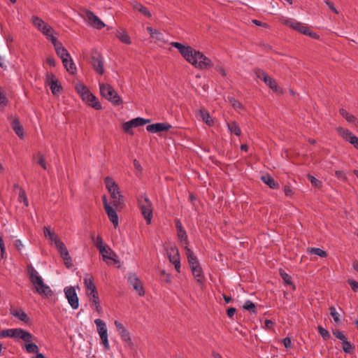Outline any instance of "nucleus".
Listing matches in <instances>:
<instances>
[{
	"instance_id": "f257e3e1",
	"label": "nucleus",
	"mask_w": 358,
	"mask_h": 358,
	"mask_svg": "<svg viewBox=\"0 0 358 358\" xmlns=\"http://www.w3.org/2000/svg\"><path fill=\"white\" fill-rule=\"evenodd\" d=\"M171 45L178 49L183 58L196 69L206 70L213 66L210 59L189 45H185L179 42H171Z\"/></svg>"
},
{
	"instance_id": "f03ea898",
	"label": "nucleus",
	"mask_w": 358,
	"mask_h": 358,
	"mask_svg": "<svg viewBox=\"0 0 358 358\" xmlns=\"http://www.w3.org/2000/svg\"><path fill=\"white\" fill-rule=\"evenodd\" d=\"M27 274L31 284L34 287L35 292L46 296L53 295L52 290L44 282L43 279L39 275L38 272L31 264L27 266Z\"/></svg>"
},
{
	"instance_id": "7ed1b4c3",
	"label": "nucleus",
	"mask_w": 358,
	"mask_h": 358,
	"mask_svg": "<svg viewBox=\"0 0 358 358\" xmlns=\"http://www.w3.org/2000/svg\"><path fill=\"white\" fill-rule=\"evenodd\" d=\"M138 205L146 223L150 224L152 219V204L145 194L138 197Z\"/></svg>"
},
{
	"instance_id": "20e7f679",
	"label": "nucleus",
	"mask_w": 358,
	"mask_h": 358,
	"mask_svg": "<svg viewBox=\"0 0 358 358\" xmlns=\"http://www.w3.org/2000/svg\"><path fill=\"white\" fill-rule=\"evenodd\" d=\"M100 93L103 97L113 104L118 106L122 103L120 97L112 86L107 83H99Z\"/></svg>"
},
{
	"instance_id": "39448f33",
	"label": "nucleus",
	"mask_w": 358,
	"mask_h": 358,
	"mask_svg": "<svg viewBox=\"0 0 358 358\" xmlns=\"http://www.w3.org/2000/svg\"><path fill=\"white\" fill-rule=\"evenodd\" d=\"M64 292L71 307L73 310L78 309L79 307V299L75 287L73 286H67L64 289Z\"/></svg>"
},
{
	"instance_id": "423d86ee",
	"label": "nucleus",
	"mask_w": 358,
	"mask_h": 358,
	"mask_svg": "<svg viewBox=\"0 0 358 358\" xmlns=\"http://www.w3.org/2000/svg\"><path fill=\"white\" fill-rule=\"evenodd\" d=\"M94 324L96 326L97 331L102 341L103 345H104L106 349H108L109 342L108 339V330L105 322H103L101 319H96L94 320Z\"/></svg>"
},
{
	"instance_id": "0eeeda50",
	"label": "nucleus",
	"mask_w": 358,
	"mask_h": 358,
	"mask_svg": "<svg viewBox=\"0 0 358 358\" xmlns=\"http://www.w3.org/2000/svg\"><path fill=\"white\" fill-rule=\"evenodd\" d=\"M167 255L169 261L174 265L177 272H180V255L177 248L175 245H172L167 249Z\"/></svg>"
},
{
	"instance_id": "6e6552de",
	"label": "nucleus",
	"mask_w": 358,
	"mask_h": 358,
	"mask_svg": "<svg viewBox=\"0 0 358 358\" xmlns=\"http://www.w3.org/2000/svg\"><path fill=\"white\" fill-rule=\"evenodd\" d=\"M57 250L60 254V256L64 260V263L65 266L68 268H71L73 267V263L71 257L69 255V251L65 246L64 243L63 242H57Z\"/></svg>"
},
{
	"instance_id": "1a4fd4ad",
	"label": "nucleus",
	"mask_w": 358,
	"mask_h": 358,
	"mask_svg": "<svg viewBox=\"0 0 358 358\" xmlns=\"http://www.w3.org/2000/svg\"><path fill=\"white\" fill-rule=\"evenodd\" d=\"M338 133L343 139L352 144L358 150V137L354 135L350 130L343 127L337 128Z\"/></svg>"
},
{
	"instance_id": "9d476101",
	"label": "nucleus",
	"mask_w": 358,
	"mask_h": 358,
	"mask_svg": "<svg viewBox=\"0 0 358 358\" xmlns=\"http://www.w3.org/2000/svg\"><path fill=\"white\" fill-rule=\"evenodd\" d=\"M12 338H20L24 342L33 341L34 340V336L30 332L20 328L12 329Z\"/></svg>"
},
{
	"instance_id": "9b49d317",
	"label": "nucleus",
	"mask_w": 358,
	"mask_h": 358,
	"mask_svg": "<svg viewBox=\"0 0 358 358\" xmlns=\"http://www.w3.org/2000/svg\"><path fill=\"white\" fill-rule=\"evenodd\" d=\"M128 281L139 296H143L145 294L143 285L136 273H129L128 275Z\"/></svg>"
},
{
	"instance_id": "f8f14e48",
	"label": "nucleus",
	"mask_w": 358,
	"mask_h": 358,
	"mask_svg": "<svg viewBox=\"0 0 358 358\" xmlns=\"http://www.w3.org/2000/svg\"><path fill=\"white\" fill-rule=\"evenodd\" d=\"M91 64L92 66L94 67L95 71L102 75L104 72V68H103V57L99 53L93 54L92 56V61Z\"/></svg>"
},
{
	"instance_id": "ddd939ff",
	"label": "nucleus",
	"mask_w": 358,
	"mask_h": 358,
	"mask_svg": "<svg viewBox=\"0 0 358 358\" xmlns=\"http://www.w3.org/2000/svg\"><path fill=\"white\" fill-rule=\"evenodd\" d=\"M171 125L168 123L159 122L149 124L146 127V130L152 134H157L161 131H168Z\"/></svg>"
},
{
	"instance_id": "4468645a",
	"label": "nucleus",
	"mask_w": 358,
	"mask_h": 358,
	"mask_svg": "<svg viewBox=\"0 0 358 358\" xmlns=\"http://www.w3.org/2000/svg\"><path fill=\"white\" fill-rule=\"evenodd\" d=\"M113 199V203L116 208H122L124 204L123 196L121 194L119 187L108 190Z\"/></svg>"
},
{
	"instance_id": "2eb2a0df",
	"label": "nucleus",
	"mask_w": 358,
	"mask_h": 358,
	"mask_svg": "<svg viewBox=\"0 0 358 358\" xmlns=\"http://www.w3.org/2000/svg\"><path fill=\"white\" fill-rule=\"evenodd\" d=\"M100 254L101 255L103 259L104 262H107L108 260H112L114 262H117L116 254L111 250V248L108 245H105V247H103L99 250Z\"/></svg>"
},
{
	"instance_id": "dca6fc26",
	"label": "nucleus",
	"mask_w": 358,
	"mask_h": 358,
	"mask_svg": "<svg viewBox=\"0 0 358 358\" xmlns=\"http://www.w3.org/2000/svg\"><path fill=\"white\" fill-rule=\"evenodd\" d=\"M8 119L10 120V126L20 138H24L23 127L21 125L19 120L17 117H13L12 115L8 116Z\"/></svg>"
},
{
	"instance_id": "f3484780",
	"label": "nucleus",
	"mask_w": 358,
	"mask_h": 358,
	"mask_svg": "<svg viewBox=\"0 0 358 358\" xmlns=\"http://www.w3.org/2000/svg\"><path fill=\"white\" fill-rule=\"evenodd\" d=\"M105 210L115 228L119 224V218L115 210L110 204L105 205Z\"/></svg>"
},
{
	"instance_id": "a211bd4d",
	"label": "nucleus",
	"mask_w": 358,
	"mask_h": 358,
	"mask_svg": "<svg viewBox=\"0 0 358 358\" xmlns=\"http://www.w3.org/2000/svg\"><path fill=\"white\" fill-rule=\"evenodd\" d=\"M84 284L87 289V294L90 295L97 292L96 286L94 283V278L92 275L87 274L84 277Z\"/></svg>"
},
{
	"instance_id": "6ab92c4d",
	"label": "nucleus",
	"mask_w": 358,
	"mask_h": 358,
	"mask_svg": "<svg viewBox=\"0 0 358 358\" xmlns=\"http://www.w3.org/2000/svg\"><path fill=\"white\" fill-rule=\"evenodd\" d=\"M86 16L94 27L101 29L105 27V24L94 13L87 11Z\"/></svg>"
},
{
	"instance_id": "aec40b11",
	"label": "nucleus",
	"mask_w": 358,
	"mask_h": 358,
	"mask_svg": "<svg viewBox=\"0 0 358 358\" xmlns=\"http://www.w3.org/2000/svg\"><path fill=\"white\" fill-rule=\"evenodd\" d=\"M83 100L96 110H101L102 108L98 99L91 92L85 95V97Z\"/></svg>"
},
{
	"instance_id": "412c9836",
	"label": "nucleus",
	"mask_w": 358,
	"mask_h": 358,
	"mask_svg": "<svg viewBox=\"0 0 358 358\" xmlns=\"http://www.w3.org/2000/svg\"><path fill=\"white\" fill-rule=\"evenodd\" d=\"M49 78V76H48ZM50 80L49 81V86L51 90L52 93L54 95L58 94L62 90V85L59 83L58 80L55 78V75L51 74L50 76Z\"/></svg>"
},
{
	"instance_id": "4be33fe9",
	"label": "nucleus",
	"mask_w": 358,
	"mask_h": 358,
	"mask_svg": "<svg viewBox=\"0 0 358 358\" xmlns=\"http://www.w3.org/2000/svg\"><path fill=\"white\" fill-rule=\"evenodd\" d=\"M146 29L153 39L161 42L165 41L164 34L160 31L153 29L151 27H148Z\"/></svg>"
},
{
	"instance_id": "5701e85b",
	"label": "nucleus",
	"mask_w": 358,
	"mask_h": 358,
	"mask_svg": "<svg viewBox=\"0 0 358 358\" xmlns=\"http://www.w3.org/2000/svg\"><path fill=\"white\" fill-rule=\"evenodd\" d=\"M44 236L47 239L50 241L54 242L55 247L57 248V243L62 242L59 239L57 238L56 234L51 231L48 227H43Z\"/></svg>"
},
{
	"instance_id": "b1692460",
	"label": "nucleus",
	"mask_w": 358,
	"mask_h": 358,
	"mask_svg": "<svg viewBox=\"0 0 358 358\" xmlns=\"http://www.w3.org/2000/svg\"><path fill=\"white\" fill-rule=\"evenodd\" d=\"M279 272H280V275L285 285L287 286H289V289L291 290H293V291L295 290L296 287L292 283L291 276L289 274H287V273H285V271H283L282 269H280Z\"/></svg>"
},
{
	"instance_id": "393cba45",
	"label": "nucleus",
	"mask_w": 358,
	"mask_h": 358,
	"mask_svg": "<svg viewBox=\"0 0 358 358\" xmlns=\"http://www.w3.org/2000/svg\"><path fill=\"white\" fill-rule=\"evenodd\" d=\"M63 65L68 72L71 74H74L76 71V67L73 62L71 56L69 58H66L62 60Z\"/></svg>"
},
{
	"instance_id": "a878e982",
	"label": "nucleus",
	"mask_w": 358,
	"mask_h": 358,
	"mask_svg": "<svg viewBox=\"0 0 358 358\" xmlns=\"http://www.w3.org/2000/svg\"><path fill=\"white\" fill-rule=\"evenodd\" d=\"M199 115L202 120L208 125L210 126L213 124V120L211 118L209 113L205 109H200L199 110Z\"/></svg>"
},
{
	"instance_id": "bb28decb",
	"label": "nucleus",
	"mask_w": 358,
	"mask_h": 358,
	"mask_svg": "<svg viewBox=\"0 0 358 358\" xmlns=\"http://www.w3.org/2000/svg\"><path fill=\"white\" fill-rule=\"evenodd\" d=\"M75 87L77 92L82 97V99H83L85 97V95L89 94L90 92L88 88L81 83H77Z\"/></svg>"
},
{
	"instance_id": "cd10ccee",
	"label": "nucleus",
	"mask_w": 358,
	"mask_h": 358,
	"mask_svg": "<svg viewBox=\"0 0 358 358\" xmlns=\"http://www.w3.org/2000/svg\"><path fill=\"white\" fill-rule=\"evenodd\" d=\"M11 314L14 317H17L20 320L24 322H28L29 320L27 313L22 310H14L13 311H12Z\"/></svg>"
},
{
	"instance_id": "c85d7f7f",
	"label": "nucleus",
	"mask_w": 358,
	"mask_h": 358,
	"mask_svg": "<svg viewBox=\"0 0 358 358\" xmlns=\"http://www.w3.org/2000/svg\"><path fill=\"white\" fill-rule=\"evenodd\" d=\"M227 128L231 133L234 134L237 136L241 134V130L236 122H228Z\"/></svg>"
},
{
	"instance_id": "c756f323",
	"label": "nucleus",
	"mask_w": 358,
	"mask_h": 358,
	"mask_svg": "<svg viewBox=\"0 0 358 358\" xmlns=\"http://www.w3.org/2000/svg\"><path fill=\"white\" fill-rule=\"evenodd\" d=\"M340 114L349 122L357 124V118L352 114H350L345 109L340 110Z\"/></svg>"
},
{
	"instance_id": "7c9ffc66",
	"label": "nucleus",
	"mask_w": 358,
	"mask_h": 358,
	"mask_svg": "<svg viewBox=\"0 0 358 358\" xmlns=\"http://www.w3.org/2000/svg\"><path fill=\"white\" fill-rule=\"evenodd\" d=\"M192 272L196 280L198 282L201 283L203 279V274L201 267H197L196 268L194 267V268L192 270Z\"/></svg>"
},
{
	"instance_id": "2f4dec72",
	"label": "nucleus",
	"mask_w": 358,
	"mask_h": 358,
	"mask_svg": "<svg viewBox=\"0 0 358 358\" xmlns=\"http://www.w3.org/2000/svg\"><path fill=\"white\" fill-rule=\"evenodd\" d=\"M24 348L28 353H38V347L32 341L25 342Z\"/></svg>"
},
{
	"instance_id": "473e14b6",
	"label": "nucleus",
	"mask_w": 358,
	"mask_h": 358,
	"mask_svg": "<svg viewBox=\"0 0 358 358\" xmlns=\"http://www.w3.org/2000/svg\"><path fill=\"white\" fill-rule=\"evenodd\" d=\"M280 20L283 24H285V25L292 28L294 30L296 29V26L298 25V23H299V22L294 19L287 18V17H282Z\"/></svg>"
},
{
	"instance_id": "72a5a7b5",
	"label": "nucleus",
	"mask_w": 358,
	"mask_h": 358,
	"mask_svg": "<svg viewBox=\"0 0 358 358\" xmlns=\"http://www.w3.org/2000/svg\"><path fill=\"white\" fill-rule=\"evenodd\" d=\"M177 236L180 241V243L185 246L188 245V238L185 229L181 231H177Z\"/></svg>"
},
{
	"instance_id": "f704fd0d",
	"label": "nucleus",
	"mask_w": 358,
	"mask_h": 358,
	"mask_svg": "<svg viewBox=\"0 0 358 358\" xmlns=\"http://www.w3.org/2000/svg\"><path fill=\"white\" fill-rule=\"evenodd\" d=\"M32 23L34 25L41 31L43 27L47 24L41 18L37 16H33L31 18Z\"/></svg>"
},
{
	"instance_id": "c9c22d12",
	"label": "nucleus",
	"mask_w": 358,
	"mask_h": 358,
	"mask_svg": "<svg viewBox=\"0 0 358 358\" xmlns=\"http://www.w3.org/2000/svg\"><path fill=\"white\" fill-rule=\"evenodd\" d=\"M116 36L124 43L130 44L131 43L130 37L126 31H117Z\"/></svg>"
},
{
	"instance_id": "e433bc0d",
	"label": "nucleus",
	"mask_w": 358,
	"mask_h": 358,
	"mask_svg": "<svg viewBox=\"0 0 358 358\" xmlns=\"http://www.w3.org/2000/svg\"><path fill=\"white\" fill-rule=\"evenodd\" d=\"M134 8L136 10H138V12H140L141 13H142L143 15H144L146 17H150L151 16L150 12L147 9V8H145V6L141 5V3H135L134 5Z\"/></svg>"
},
{
	"instance_id": "4c0bfd02",
	"label": "nucleus",
	"mask_w": 358,
	"mask_h": 358,
	"mask_svg": "<svg viewBox=\"0 0 358 358\" xmlns=\"http://www.w3.org/2000/svg\"><path fill=\"white\" fill-rule=\"evenodd\" d=\"M295 30L305 35L312 36V33L310 31L308 27L301 22H299Z\"/></svg>"
},
{
	"instance_id": "58836bf2",
	"label": "nucleus",
	"mask_w": 358,
	"mask_h": 358,
	"mask_svg": "<svg viewBox=\"0 0 358 358\" xmlns=\"http://www.w3.org/2000/svg\"><path fill=\"white\" fill-rule=\"evenodd\" d=\"M186 255L187 257L189 265L198 261L196 257L194 255L193 252L187 247L185 246Z\"/></svg>"
},
{
	"instance_id": "ea45409f",
	"label": "nucleus",
	"mask_w": 358,
	"mask_h": 358,
	"mask_svg": "<svg viewBox=\"0 0 358 358\" xmlns=\"http://www.w3.org/2000/svg\"><path fill=\"white\" fill-rule=\"evenodd\" d=\"M105 184L106 189L108 190H111L112 189H115L118 187L115 180L110 177H106L105 178Z\"/></svg>"
},
{
	"instance_id": "a19ab883",
	"label": "nucleus",
	"mask_w": 358,
	"mask_h": 358,
	"mask_svg": "<svg viewBox=\"0 0 358 358\" xmlns=\"http://www.w3.org/2000/svg\"><path fill=\"white\" fill-rule=\"evenodd\" d=\"M255 73L257 79L262 80L266 84H268V77L264 71L257 69Z\"/></svg>"
},
{
	"instance_id": "79ce46f5",
	"label": "nucleus",
	"mask_w": 358,
	"mask_h": 358,
	"mask_svg": "<svg viewBox=\"0 0 358 358\" xmlns=\"http://www.w3.org/2000/svg\"><path fill=\"white\" fill-rule=\"evenodd\" d=\"M308 178L309 179L311 185L315 188L321 189L322 187V182L321 180L310 174L308 175Z\"/></svg>"
},
{
	"instance_id": "37998d69",
	"label": "nucleus",
	"mask_w": 358,
	"mask_h": 358,
	"mask_svg": "<svg viewBox=\"0 0 358 358\" xmlns=\"http://www.w3.org/2000/svg\"><path fill=\"white\" fill-rule=\"evenodd\" d=\"M228 100L233 108L237 110L243 109V105L233 96H229Z\"/></svg>"
},
{
	"instance_id": "c03bdc74",
	"label": "nucleus",
	"mask_w": 358,
	"mask_h": 358,
	"mask_svg": "<svg viewBox=\"0 0 358 358\" xmlns=\"http://www.w3.org/2000/svg\"><path fill=\"white\" fill-rule=\"evenodd\" d=\"M310 252L320 257H326L327 256V252L326 251L318 248H311L310 249Z\"/></svg>"
},
{
	"instance_id": "a18cd8bd",
	"label": "nucleus",
	"mask_w": 358,
	"mask_h": 358,
	"mask_svg": "<svg viewBox=\"0 0 358 358\" xmlns=\"http://www.w3.org/2000/svg\"><path fill=\"white\" fill-rule=\"evenodd\" d=\"M243 308L245 310H248L249 312L250 313H255V309H256V306L255 304L251 301L250 300H247L243 306Z\"/></svg>"
},
{
	"instance_id": "49530a36",
	"label": "nucleus",
	"mask_w": 358,
	"mask_h": 358,
	"mask_svg": "<svg viewBox=\"0 0 358 358\" xmlns=\"http://www.w3.org/2000/svg\"><path fill=\"white\" fill-rule=\"evenodd\" d=\"M56 52H57V55L61 58L62 61L64 59L69 58V57L71 56L69 55V53L68 52L67 50L64 47L62 48H59V50H57V51Z\"/></svg>"
},
{
	"instance_id": "de8ad7c7",
	"label": "nucleus",
	"mask_w": 358,
	"mask_h": 358,
	"mask_svg": "<svg viewBox=\"0 0 358 358\" xmlns=\"http://www.w3.org/2000/svg\"><path fill=\"white\" fill-rule=\"evenodd\" d=\"M132 121H133V123H134L135 127H136L138 126L145 125L146 123L150 122V120L145 119L143 117H136V118L132 119Z\"/></svg>"
},
{
	"instance_id": "09e8293b",
	"label": "nucleus",
	"mask_w": 358,
	"mask_h": 358,
	"mask_svg": "<svg viewBox=\"0 0 358 358\" xmlns=\"http://www.w3.org/2000/svg\"><path fill=\"white\" fill-rule=\"evenodd\" d=\"M135 127L134 123H133V121L132 120H129V121H127L126 122H124L123 124H122V129L125 131V132H127V133H129V134H131L132 131H131V129L132 128Z\"/></svg>"
},
{
	"instance_id": "8fccbe9b",
	"label": "nucleus",
	"mask_w": 358,
	"mask_h": 358,
	"mask_svg": "<svg viewBox=\"0 0 358 358\" xmlns=\"http://www.w3.org/2000/svg\"><path fill=\"white\" fill-rule=\"evenodd\" d=\"M41 31L46 36L47 38H49V37L54 33L53 29L48 24L43 27Z\"/></svg>"
},
{
	"instance_id": "3c124183",
	"label": "nucleus",
	"mask_w": 358,
	"mask_h": 358,
	"mask_svg": "<svg viewBox=\"0 0 358 358\" xmlns=\"http://www.w3.org/2000/svg\"><path fill=\"white\" fill-rule=\"evenodd\" d=\"M122 339L124 342H129L131 341L130 334L129 331L124 328L118 332Z\"/></svg>"
},
{
	"instance_id": "603ef678",
	"label": "nucleus",
	"mask_w": 358,
	"mask_h": 358,
	"mask_svg": "<svg viewBox=\"0 0 358 358\" xmlns=\"http://www.w3.org/2000/svg\"><path fill=\"white\" fill-rule=\"evenodd\" d=\"M270 89L273 90L275 92L278 94L282 93V89L280 87H278L276 82L275 80H273L270 78Z\"/></svg>"
},
{
	"instance_id": "864d4df0",
	"label": "nucleus",
	"mask_w": 358,
	"mask_h": 358,
	"mask_svg": "<svg viewBox=\"0 0 358 358\" xmlns=\"http://www.w3.org/2000/svg\"><path fill=\"white\" fill-rule=\"evenodd\" d=\"M95 246L100 250L103 247H105L106 244H103L102 238L98 236L95 239L93 238Z\"/></svg>"
},
{
	"instance_id": "5fc2aeb1",
	"label": "nucleus",
	"mask_w": 358,
	"mask_h": 358,
	"mask_svg": "<svg viewBox=\"0 0 358 358\" xmlns=\"http://www.w3.org/2000/svg\"><path fill=\"white\" fill-rule=\"evenodd\" d=\"M329 310H330V314L334 319V321L335 322H339V321H340L339 314L336 311V309L334 306H331L329 308Z\"/></svg>"
},
{
	"instance_id": "6e6d98bb",
	"label": "nucleus",
	"mask_w": 358,
	"mask_h": 358,
	"mask_svg": "<svg viewBox=\"0 0 358 358\" xmlns=\"http://www.w3.org/2000/svg\"><path fill=\"white\" fill-rule=\"evenodd\" d=\"M334 336L340 340L341 341H345L347 339L346 336L343 334V333L340 330H336L333 331Z\"/></svg>"
},
{
	"instance_id": "4d7b16f0",
	"label": "nucleus",
	"mask_w": 358,
	"mask_h": 358,
	"mask_svg": "<svg viewBox=\"0 0 358 358\" xmlns=\"http://www.w3.org/2000/svg\"><path fill=\"white\" fill-rule=\"evenodd\" d=\"M317 329H318L319 333L320 334V335L322 336V337L323 338L327 339L330 336V334H329V332L328 331V330L324 329L322 327L319 326L317 327Z\"/></svg>"
},
{
	"instance_id": "13d9d810",
	"label": "nucleus",
	"mask_w": 358,
	"mask_h": 358,
	"mask_svg": "<svg viewBox=\"0 0 358 358\" xmlns=\"http://www.w3.org/2000/svg\"><path fill=\"white\" fill-rule=\"evenodd\" d=\"M38 160L37 163L44 169H47V165L44 157L40 153L38 154Z\"/></svg>"
},
{
	"instance_id": "bf43d9fd",
	"label": "nucleus",
	"mask_w": 358,
	"mask_h": 358,
	"mask_svg": "<svg viewBox=\"0 0 358 358\" xmlns=\"http://www.w3.org/2000/svg\"><path fill=\"white\" fill-rule=\"evenodd\" d=\"M335 176L341 180H343V181L347 180L346 173L343 171H336Z\"/></svg>"
},
{
	"instance_id": "052dcab7",
	"label": "nucleus",
	"mask_w": 358,
	"mask_h": 358,
	"mask_svg": "<svg viewBox=\"0 0 358 358\" xmlns=\"http://www.w3.org/2000/svg\"><path fill=\"white\" fill-rule=\"evenodd\" d=\"M343 349L345 352L350 353L352 350V345L350 342L346 340L342 342Z\"/></svg>"
},
{
	"instance_id": "680f3d73",
	"label": "nucleus",
	"mask_w": 358,
	"mask_h": 358,
	"mask_svg": "<svg viewBox=\"0 0 358 358\" xmlns=\"http://www.w3.org/2000/svg\"><path fill=\"white\" fill-rule=\"evenodd\" d=\"M19 199L20 201H22L25 206H28V200H27V198L26 196L25 192L23 189H20Z\"/></svg>"
},
{
	"instance_id": "e2e57ef3",
	"label": "nucleus",
	"mask_w": 358,
	"mask_h": 358,
	"mask_svg": "<svg viewBox=\"0 0 358 358\" xmlns=\"http://www.w3.org/2000/svg\"><path fill=\"white\" fill-rule=\"evenodd\" d=\"M0 337L1 338H12V329H7L2 330L0 332Z\"/></svg>"
},
{
	"instance_id": "0e129e2a",
	"label": "nucleus",
	"mask_w": 358,
	"mask_h": 358,
	"mask_svg": "<svg viewBox=\"0 0 358 358\" xmlns=\"http://www.w3.org/2000/svg\"><path fill=\"white\" fill-rule=\"evenodd\" d=\"M283 192L287 197H290L294 194V190L289 185L284 187Z\"/></svg>"
},
{
	"instance_id": "69168bd1",
	"label": "nucleus",
	"mask_w": 358,
	"mask_h": 358,
	"mask_svg": "<svg viewBox=\"0 0 358 358\" xmlns=\"http://www.w3.org/2000/svg\"><path fill=\"white\" fill-rule=\"evenodd\" d=\"M89 297H90V301L94 304H97V303H100V300H99L98 292H96L94 294H92L90 295Z\"/></svg>"
},
{
	"instance_id": "338daca9",
	"label": "nucleus",
	"mask_w": 358,
	"mask_h": 358,
	"mask_svg": "<svg viewBox=\"0 0 358 358\" xmlns=\"http://www.w3.org/2000/svg\"><path fill=\"white\" fill-rule=\"evenodd\" d=\"M348 283L350 285L352 290L357 291L358 289V282L354 280H348Z\"/></svg>"
},
{
	"instance_id": "774afa93",
	"label": "nucleus",
	"mask_w": 358,
	"mask_h": 358,
	"mask_svg": "<svg viewBox=\"0 0 358 358\" xmlns=\"http://www.w3.org/2000/svg\"><path fill=\"white\" fill-rule=\"evenodd\" d=\"M215 70L218 73H220L222 76H227V73H226L224 69L222 66L217 65L215 66Z\"/></svg>"
}]
</instances>
